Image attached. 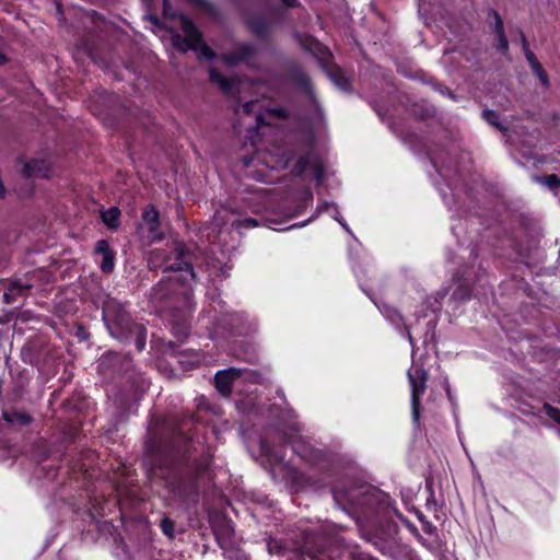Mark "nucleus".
<instances>
[{"instance_id":"obj_11","label":"nucleus","mask_w":560,"mask_h":560,"mask_svg":"<svg viewBox=\"0 0 560 560\" xmlns=\"http://www.w3.org/2000/svg\"><path fill=\"white\" fill-rule=\"evenodd\" d=\"M248 26L250 31L258 36H264L269 30V24L264 18L249 19Z\"/></svg>"},{"instance_id":"obj_20","label":"nucleus","mask_w":560,"mask_h":560,"mask_svg":"<svg viewBox=\"0 0 560 560\" xmlns=\"http://www.w3.org/2000/svg\"><path fill=\"white\" fill-rule=\"evenodd\" d=\"M4 418L9 422H13L15 420H19L22 424H27L31 421L30 416L22 415V413H15V415H12V416L5 413Z\"/></svg>"},{"instance_id":"obj_29","label":"nucleus","mask_w":560,"mask_h":560,"mask_svg":"<svg viewBox=\"0 0 560 560\" xmlns=\"http://www.w3.org/2000/svg\"><path fill=\"white\" fill-rule=\"evenodd\" d=\"M243 58H244V56H241V57H235V56H232V55H224L223 56V59H224V61L228 65H234L235 62H237L238 60H241Z\"/></svg>"},{"instance_id":"obj_14","label":"nucleus","mask_w":560,"mask_h":560,"mask_svg":"<svg viewBox=\"0 0 560 560\" xmlns=\"http://www.w3.org/2000/svg\"><path fill=\"white\" fill-rule=\"evenodd\" d=\"M270 158L275 159V161H267L266 163L268 165H270L271 168H277V170L287 168L291 161V155H289L288 153H284V152L281 154L271 153Z\"/></svg>"},{"instance_id":"obj_37","label":"nucleus","mask_w":560,"mask_h":560,"mask_svg":"<svg viewBox=\"0 0 560 560\" xmlns=\"http://www.w3.org/2000/svg\"><path fill=\"white\" fill-rule=\"evenodd\" d=\"M194 2L200 4V5H203L206 4L205 0H192Z\"/></svg>"},{"instance_id":"obj_30","label":"nucleus","mask_w":560,"mask_h":560,"mask_svg":"<svg viewBox=\"0 0 560 560\" xmlns=\"http://www.w3.org/2000/svg\"><path fill=\"white\" fill-rule=\"evenodd\" d=\"M538 79L539 81L541 82V84L545 86V88H548L549 86V78L547 75L546 72H544L542 74L538 75Z\"/></svg>"},{"instance_id":"obj_21","label":"nucleus","mask_w":560,"mask_h":560,"mask_svg":"<svg viewBox=\"0 0 560 560\" xmlns=\"http://www.w3.org/2000/svg\"><path fill=\"white\" fill-rule=\"evenodd\" d=\"M544 410L545 412L551 418L553 419L557 423L560 424V410L550 406V405H545L544 406Z\"/></svg>"},{"instance_id":"obj_34","label":"nucleus","mask_w":560,"mask_h":560,"mask_svg":"<svg viewBox=\"0 0 560 560\" xmlns=\"http://www.w3.org/2000/svg\"><path fill=\"white\" fill-rule=\"evenodd\" d=\"M260 125H262V119H261V117L258 115V116L256 117V124H255V127L257 128V127H259Z\"/></svg>"},{"instance_id":"obj_31","label":"nucleus","mask_w":560,"mask_h":560,"mask_svg":"<svg viewBox=\"0 0 560 560\" xmlns=\"http://www.w3.org/2000/svg\"><path fill=\"white\" fill-rule=\"evenodd\" d=\"M534 73L538 77L540 74H542L545 72L544 68L541 67L540 63H537V65H534V67H532Z\"/></svg>"},{"instance_id":"obj_9","label":"nucleus","mask_w":560,"mask_h":560,"mask_svg":"<svg viewBox=\"0 0 560 560\" xmlns=\"http://www.w3.org/2000/svg\"><path fill=\"white\" fill-rule=\"evenodd\" d=\"M50 166L49 163L45 160L33 159L25 163L23 167V173L27 177L37 176V177H47L49 173Z\"/></svg>"},{"instance_id":"obj_25","label":"nucleus","mask_w":560,"mask_h":560,"mask_svg":"<svg viewBox=\"0 0 560 560\" xmlns=\"http://www.w3.org/2000/svg\"><path fill=\"white\" fill-rule=\"evenodd\" d=\"M331 79L336 82L337 85H339L341 89L347 88V81L342 78V75L339 72L331 73Z\"/></svg>"},{"instance_id":"obj_13","label":"nucleus","mask_w":560,"mask_h":560,"mask_svg":"<svg viewBox=\"0 0 560 560\" xmlns=\"http://www.w3.org/2000/svg\"><path fill=\"white\" fill-rule=\"evenodd\" d=\"M120 211L118 208L113 207L102 212V219L109 229H115L119 224Z\"/></svg>"},{"instance_id":"obj_1","label":"nucleus","mask_w":560,"mask_h":560,"mask_svg":"<svg viewBox=\"0 0 560 560\" xmlns=\"http://www.w3.org/2000/svg\"><path fill=\"white\" fill-rule=\"evenodd\" d=\"M103 320L110 335L120 340L128 341L135 337V343L139 351L145 347L147 330L131 320L124 306L114 299H107L103 305Z\"/></svg>"},{"instance_id":"obj_3","label":"nucleus","mask_w":560,"mask_h":560,"mask_svg":"<svg viewBox=\"0 0 560 560\" xmlns=\"http://www.w3.org/2000/svg\"><path fill=\"white\" fill-rule=\"evenodd\" d=\"M180 22L184 37L179 35L173 36L174 46L182 51L195 50L198 52L199 57L212 59L214 57V52L202 43L201 34L191 21L186 18H182Z\"/></svg>"},{"instance_id":"obj_36","label":"nucleus","mask_w":560,"mask_h":560,"mask_svg":"<svg viewBox=\"0 0 560 560\" xmlns=\"http://www.w3.org/2000/svg\"><path fill=\"white\" fill-rule=\"evenodd\" d=\"M289 443L292 444L293 451L296 452L298 450H296V446H295V442L293 440H290Z\"/></svg>"},{"instance_id":"obj_12","label":"nucleus","mask_w":560,"mask_h":560,"mask_svg":"<svg viewBox=\"0 0 560 560\" xmlns=\"http://www.w3.org/2000/svg\"><path fill=\"white\" fill-rule=\"evenodd\" d=\"M210 81L225 93L232 90L233 82L221 75L215 69L210 70Z\"/></svg>"},{"instance_id":"obj_18","label":"nucleus","mask_w":560,"mask_h":560,"mask_svg":"<svg viewBox=\"0 0 560 560\" xmlns=\"http://www.w3.org/2000/svg\"><path fill=\"white\" fill-rule=\"evenodd\" d=\"M114 259H115L114 252L107 253V255H103L102 261H101V269L104 272L113 271L114 266H115Z\"/></svg>"},{"instance_id":"obj_10","label":"nucleus","mask_w":560,"mask_h":560,"mask_svg":"<svg viewBox=\"0 0 560 560\" xmlns=\"http://www.w3.org/2000/svg\"><path fill=\"white\" fill-rule=\"evenodd\" d=\"M492 15L494 19V30L498 35L497 49L502 51L503 54H506L509 49V43L504 34L503 22L498 12L493 11Z\"/></svg>"},{"instance_id":"obj_26","label":"nucleus","mask_w":560,"mask_h":560,"mask_svg":"<svg viewBox=\"0 0 560 560\" xmlns=\"http://www.w3.org/2000/svg\"><path fill=\"white\" fill-rule=\"evenodd\" d=\"M334 219L348 232L351 233L348 224L345 222V220L340 217L338 210L335 208Z\"/></svg>"},{"instance_id":"obj_7","label":"nucleus","mask_w":560,"mask_h":560,"mask_svg":"<svg viewBox=\"0 0 560 560\" xmlns=\"http://www.w3.org/2000/svg\"><path fill=\"white\" fill-rule=\"evenodd\" d=\"M242 372L238 369L231 368L228 370L219 371L215 374V387L219 393L225 397L232 393L233 382L241 376Z\"/></svg>"},{"instance_id":"obj_6","label":"nucleus","mask_w":560,"mask_h":560,"mask_svg":"<svg viewBox=\"0 0 560 560\" xmlns=\"http://www.w3.org/2000/svg\"><path fill=\"white\" fill-rule=\"evenodd\" d=\"M294 174L300 176L311 175L319 183L324 176L323 163L317 155L310 153L298 161L294 167Z\"/></svg>"},{"instance_id":"obj_4","label":"nucleus","mask_w":560,"mask_h":560,"mask_svg":"<svg viewBox=\"0 0 560 560\" xmlns=\"http://www.w3.org/2000/svg\"><path fill=\"white\" fill-rule=\"evenodd\" d=\"M228 223H231V226L237 231L243 229H252L258 226V221L252 218L246 219H234V213L230 211L228 208H220L217 210L213 217V225L214 228H206L203 233L207 234V237L214 242L222 233L223 226Z\"/></svg>"},{"instance_id":"obj_8","label":"nucleus","mask_w":560,"mask_h":560,"mask_svg":"<svg viewBox=\"0 0 560 560\" xmlns=\"http://www.w3.org/2000/svg\"><path fill=\"white\" fill-rule=\"evenodd\" d=\"M142 219L150 232V240H160L162 235L159 232L160 221L158 210L153 206L147 207L142 213Z\"/></svg>"},{"instance_id":"obj_40","label":"nucleus","mask_w":560,"mask_h":560,"mask_svg":"<svg viewBox=\"0 0 560 560\" xmlns=\"http://www.w3.org/2000/svg\"><path fill=\"white\" fill-rule=\"evenodd\" d=\"M199 363H200V360H199V359H196V360L194 361V364H195V365H198Z\"/></svg>"},{"instance_id":"obj_15","label":"nucleus","mask_w":560,"mask_h":560,"mask_svg":"<svg viewBox=\"0 0 560 560\" xmlns=\"http://www.w3.org/2000/svg\"><path fill=\"white\" fill-rule=\"evenodd\" d=\"M31 288H32V284H28V283L24 284V283H21L20 281L14 282L12 284V287L7 292H4L3 299H4L5 303H11L12 299L14 298L15 294L22 293L23 291H26Z\"/></svg>"},{"instance_id":"obj_24","label":"nucleus","mask_w":560,"mask_h":560,"mask_svg":"<svg viewBox=\"0 0 560 560\" xmlns=\"http://www.w3.org/2000/svg\"><path fill=\"white\" fill-rule=\"evenodd\" d=\"M483 117H485V119L489 124H491L493 126H498V127L500 126V124H499V115L495 112H493V110H485L483 112Z\"/></svg>"},{"instance_id":"obj_27","label":"nucleus","mask_w":560,"mask_h":560,"mask_svg":"<svg viewBox=\"0 0 560 560\" xmlns=\"http://www.w3.org/2000/svg\"><path fill=\"white\" fill-rule=\"evenodd\" d=\"M256 106L257 102H247L242 106V112L246 115H249Z\"/></svg>"},{"instance_id":"obj_2","label":"nucleus","mask_w":560,"mask_h":560,"mask_svg":"<svg viewBox=\"0 0 560 560\" xmlns=\"http://www.w3.org/2000/svg\"><path fill=\"white\" fill-rule=\"evenodd\" d=\"M148 264L150 269H163L164 271H172L173 275L168 278V283L190 285L195 280V272L189 262L184 259L183 250L179 246L173 249L171 256H167L163 249H154L150 253Z\"/></svg>"},{"instance_id":"obj_44","label":"nucleus","mask_w":560,"mask_h":560,"mask_svg":"<svg viewBox=\"0 0 560 560\" xmlns=\"http://www.w3.org/2000/svg\"><path fill=\"white\" fill-rule=\"evenodd\" d=\"M164 285V283H160L159 285V290H162V287Z\"/></svg>"},{"instance_id":"obj_39","label":"nucleus","mask_w":560,"mask_h":560,"mask_svg":"<svg viewBox=\"0 0 560 560\" xmlns=\"http://www.w3.org/2000/svg\"><path fill=\"white\" fill-rule=\"evenodd\" d=\"M407 335H408L409 341H410V343H411V342H412V338H411L410 332L408 331V332H407Z\"/></svg>"},{"instance_id":"obj_23","label":"nucleus","mask_w":560,"mask_h":560,"mask_svg":"<svg viewBox=\"0 0 560 560\" xmlns=\"http://www.w3.org/2000/svg\"><path fill=\"white\" fill-rule=\"evenodd\" d=\"M385 316L395 325H398L401 322L400 314L394 308H387L385 311Z\"/></svg>"},{"instance_id":"obj_5","label":"nucleus","mask_w":560,"mask_h":560,"mask_svg":"<svg viewBox=\"0 0 560 560\" xmlns=\"http://www.w3.org/2000/svg\"><path fill=\"white\" fill-rule=\"evenodd\" d=\"M408 378L411 386V409L415 423L419 422L420 399L427 388L428 374L421 368H416L413 372H408Z\"/></svg>"},{"instance_id":"obj_33","label":"nucleus","mask_w":560,"mask_h":560,"mask_svg":"<svg viewBox=\"0 0 560 560\" xmlns=\"http://www.w3.org/2000/svg\"><path fill=\"white\" fill-rule=\"evenodd\" d=\"M283 5L288 7V8H292V7H296L299 3H298V0H281Z\"/></svg>"},{"instance_id":"obj_35","label":"nucleus","mask_w":560,"mask_h":560,"mask_svg":"<svg viewBox=\"0 0 560 560\" xmlns=\"http://www.w3.org/2000/svg\"><path fill=\"white\" fill-rule=\"evenodd\" d=\"M5 62V57L4 55L0 51V65L4 63Z\"/></svg>"},{"instance_id":"obj_43","label":"nucleus","mask_w":560,"mask_h":560,"mask_svg":"<svg viewBox=\"0 0 560 560\" xmlns=\"http://www.w3.org/2000/svg\"><path fill=\"white\" fill-rule=\"evenodd\" d=\"M328 206H329V205H328L327 202H325V203H323V206H322V207H323V208H325V209H327V208H328Z\"/></svg>"},{"instance_id":"obj_19","label":"nucleus","mask_w":560,"mask_h":560,"mask_svg":"<svg viewBox=\"0 0 560 560\" xmlns=\"http://www.w3.org/2000/svg\"><path fill=\"white\" fill-rule=\"evenodd\" d=\"M113 252L109 247V244L105 240H100L95 245V253L103 256L107 255V253Z\"/></svg>"},{"instance_id":"obj_41","label":"nucleus","mask_w":560,"mask_h":560,"mask_svg":"<svg viewBox=\"0 0 560 560\" xmlns=\"http://www.w3.org/2000/svg\"><path fill=\"white\" fill-rule=\"evenodd\" d=\"M163 3H164V9H166V7H167V4H168V1H167V0H164V1H163Z\"/></svg>"},{"instance_id":"obj_22","label":"nucleus","mask_w":560,"mask_h":560,"mask_svg":"<svg viewBox=\"0 0 560 560\" xmlns=\"http://www.w3.org/2000/svg\"><path fill=\"white\" fill-rule=\"evenodd\" d=\"M161 528L165 535L173 537L174 523L170 518H163L161 521Z\"/></svg>"},{"instance_id":"obj_28","label":"nucleus","mask_w":560,"mask_h":560,"mask_svg":"<svg viewBox=\"0 0 560 560\" xmlns=\"http://www.w3.org/2000/svg\"><path fill=\"white\" fill-rule=\"evenodd\" d=\"M454 298L457 299V300H465L467 298H469V293L468 291L466 290H462L460 288H458L457 290L454 291L453 293Z\"/></svg>"},{"instance_id":"obj_32","label":"nucleus","mask_w":560,"mask_h":560,"mask_svg":"<svg viewBox=\"0 0 560 560\" xmlns=\"http://www.w3.org/2000/svg\"><path fill=\"white\" fill-rule=\"evenodd\" d=\"M534 73L538 77L540 74H542L545 72L544 68L541 67L540 63H537V65H534V67H532Z\"/></svg>"},{"instance_id":"obj_16","label":"nucleus","mask_w":560,"mask_h":560,"mask_svg":"<svg viewBox=\"0 0 560 560\" xmlns=\"http://www.w3.org/2000/svg\"><path fill=\"white\" fill-rule=\"evenodd\" d=\"M520 36H521V43H522V47H523L526 60L528 61V63L532 68V67H534V65L539 63V61L537 60L535 54L530 50L529 44L522 31H520Z\"/></svg>"},{"instance_id":"obj_17","label":"nucleus","mask_w":560,"mask_h":560,"mask_svg":"<svg viewBox=\"0 0 560 560\" xmlns=\"http://www.w3.org/2000/svg\"><path fill=\"white\" fill-rule=\"evenodd\" d=\"M535 180L541 185H545L549 189L557 194V189L560 187V179L557 175H548L542 177H535Z\"/></svg>"},{"instance_id":"obj_38","label":"nucleus","mask_w":560,"mask_h":560,"mask_svg":"<svg viewBox=\"0 0 560 560\" xmlns=\"http://www.w3.org/2000/svg\"><path fill=\"white\" fill-rule=\"evenodd\" d=\"M272 112L277 113L278 116H283V113L280 109H272Z\"/></svg>"},{"instance_id":"obj_42","label":"nucleus","mask_w":560,"mask_h":560,"mask_svg":"<svg viewBox=\"0 0 560 560\" xmlns=\"http://www.w3.org/2000/svg\"><path fill=\"white\" fill-rule=\"evenodd\" d=\"M307 196H308V199H310V200H312V199H313V195H312V192H308V194H307Z\"/></svg>"}]
</instances>
